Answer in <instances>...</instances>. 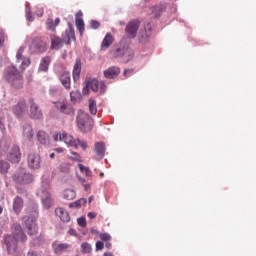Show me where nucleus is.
I'll use <instances>...</instances> for the list:
<instances>
[{"instance_id":"nucleus-29","label":"nucleus","mask_w":256,"mask_h":256,"mask_svg":"<svg viewBox=\"0 0 256 256\" xmlns=\"http://www.w3.org/2000/svg\"><path fill=\"white\" fill-rule=\"evenodd\" d=\"M69 247H71V245H69L67 243H61V244L54 246V251H55L56 255H61V254L65 253V251H67V249H69Z\"/></svg>"},{"instance_id":"nucleus-63","label":"nucleus","mask_w":256,"mask_h":256,"mask_svg":"<svg viewBox=\"0 0 256 256\" xmlns=\"http://www.w3.org/2000/svg\"><path fill=\"white\" fill-rule=\"evenodd\" d=\"M88 203H93V196H90V197H89Z\"/></svg>"},{"instance_id":"nucleus-45","label":"nucleus","mask_w":256,"mask_h":256,"mask_svg":"<svg viewBox=\"0 0 256 256\" xmlns=\"http://www.w3.org/2000/svg\"><path fill=\"white\" fill-rule=\"evenodd\" d=\"M77 223L79 227H87V220L85 219V217L78 218Z\"/></svg>"},{"instance_id":"nucleus-13","label":"nucleus","mask_w":256,"mask_h":256,"mask_svg":"<svg viewBox=\"0 0 256 256\" xmlns=\"http://www.w3.org/2000/svg\"><path fill=\"white\" fill-rule=\"evenodd\" d=\"M52 103L55 109L60 111V113H63L64 115H75V110L73 109V107L67 105V103L61 101H56Z\"/></svg>"},{"instance_id":"nucleus-27","label":"nucleus","mask_w":256,"mask_h":256,"mask_svg":"<svg viewBox=\"0 0 256 256\" xmlns=\"http://www.w3.org/2000/svg\"><path fill=\"white\" fill-rule=\"evenodd\" d=\"M37 139L40 145H44L45 147H47L50 143L49 135L43 130L38 131Z\"/></svg>"},{"instance_id":"nucleus-10","label":"nucleus","mask_w":256,"mask_h":256,"mask_svg":"<svg viewBox=\"0 0 256 256\" xmlns=\"http://www.w3.org/2000/svg\"><path fill=\"white\" fill-rule=\"evenodd\" d=\"M141 22L139 20L130 21L125 28V33L129 39H135L137 37V31H139V26Z\"/></svg>"},{"instance_id":"nucleus-62","label":"nucleus","mask_w":256,"mask_h":256,"mask_svg":"<svg viewBox=\"0 0 256 256\" xmlns=\"http://www.w3.org/2000/svg\"><path fill=\"white\" fill-rule=\"evenodd\" d=\"M104 256H114V255H113V253H111V252H105V253H104Z\"/></svg>"},{"instance_id":"nucleus-4","label":"nucleus","mask_w":256,"mask_h":256,"mask_svg":"<svg viewBox=\"0 0 256 256\" xmlns=\"http://www.w3.org/2000/svg\"><path fill=\"white\" fill-rule=\"evenodd\" d=\"M75 29L73 28V24L71 22L68 23V30L62 35V39L58 36H51V46L50 49H54L55 51H59L61 47H63V41L66 45H70L71 41H75Z\"/></svg>"},{"instance_id":"nucleus-7","label":"nucleus","mask_w":256,"mask_h":256,"mask_svg":"<svg viewBox=\"0 0 256 256\" xmlns=\"http://www.w3.org/2000/svg\"><path fill=\"white\" fill-rule=\"evenodd\" d=\"M12 179L19 185H28V183H33V174L27 172L25 168H19L13 174Z\"/></svg>"},{"instance_id":"nucleus-37","label":"nucleus","mask_w":256,"mask_h":256,"mask_svg":"<svg viewBox=\"0 0 256 256\" xmlns=\"http://www.w3.org/2000/svg\"><path fill=\"white\" fill-rule=\"evenodd\" d=\"M78 167H79L81 173H85L86 177H91L93 175L91 170L89 168L85 167L83 164H78Z\"/></svg>"},{"instance_id":"nucleus-9","label":"nucleus","mask_w":256,"mask_h":256,"mask_svg":"<svg viewBox=\"0 0 256 256\" xmlns=\"http://www.w3.org/2000/svg\"><path fill=\"white\" fill-rule=\"evenodd\" d=\"M29 117L30 119L41 120L43 119V110L39 107V104L35 103V100L32 98L29 99Z\"/></svg>"},{"instance_id":"nucleus-48","label":"nucleus","mask_w":256,"mask_h":256,"mask_svg":"<svg viewBox=\"0 0 256 256\" xmlns=\"http://www.w3.org/2000/svg\"><path fill=\"white\" fill-rule=\"evenodd\" d=\"M5 43V32H3V29H0V47Z\"/></svg>"},{"instance_id":"nucleus-58","label":"nucleus","mask_w":256,"mask_h":256,"mask_svg":"<svg viewBox=\"0 0 256 256\" xmlns=\"http://www.w3.org/2000/svg\"><path fill=\"white\" fill-rule=\"evenodd\" d=\"M60 23H61V19L56 18L55 22H54V25L57 27Z\"/></svg>"},{"instance_id":"nucleus-35","label":"nucleus","mask_w":256,"mask_h":256,"mask_svg":"<svg viewBox=\"0 0 256 256\" xmlns=\"http://www.w3.org/2000/svg\"><path fill=\"white\" fill-rule=\"evenodd\" d=\"M76 27L80 35H83L85 31V22L83 21V19H79V18L76 19Z\"/></svg>"},{"instance_id":"nucleus-38","label":"nucleus","mask_w":256,"mask_h":256,"mask_svg":"<svg viewBox=\"0 0 256 256\" xmlns=\"http://www.w3.org/2000/svg\"><path fill=\"white\" fill-rule=\"evenodd\" d=\"M152 11L155 18L159 19L161 17V11H163V6L162 5L155 6Z\"/></svg>"},{"instance_id":"nucleus-49","label":"nucleus","mask_w":256,"mask_h":256,"mask_svg":"<svg viewBox=\"0 0 256 256\" xmlns=\"http://www.w3.org/2000/svg\"><path fill=\"white\" fill-rule=\"evenodd\" d=\"M0 131H2V133H5L6 128H5V119L0 118Z\"/></svg>"},{"instance_id":"nucleus-56","label":"nucleus","mask_w":256,"mask_h":256,"mask_svg":"<svg viewBox=\"0 0 256 256\" xmlns=\"http://www.w3.org/2000/svg\"><path fill=\"white\" fill-rule=\"evenodd\" d=\"M88 217H89V219H95V217H97V214L94 212H89Z\"/></svg>"},{"instance_id":"nucleus-28","label":"nucleus","mask_w":256,"mask_h":256,"mask_svg":"<svg viewBox=\"0 0 256 256\" xmlns=\"http://www.w3.org/2000/svg\"><path fill=\"white\" fill-rule=\"evenodd\" d=\"M11 147V142L9 140L2 139L0 140V157L6 155Z\"/></svg>"},{"instance_id":"nucleus-18","label":"nucleus","mask_w":256,"mask_h":256,"mask_svg":"<svg viewBox=\"0 0 256 256\" xmlns=\"http://www.w3.org/2000/svg\"><path fill=\"white\" fill-rule=\"evenodd\" d=\"M25 205V202L23 201V198L16 196L13 199V211L15 215H20L21 211H23V207Z\"/></svg>"},{"instance_id":"nucleus-52","label":"nucleus","mask_w":256,"mask_h":256,"mask_svg":"<svg viewBox=\"0 0 256 256\" xmlns=\"http://www.w3.org/2000/svg\"><path fill=\"white\" fill-rule=\"evenodd\" d=\"M61 135H63V134H61V133L55 134V135L53 136L54 141H61Z\"/></svg>"},{"instance_id":"nucleus-32","label":"nucleus","mask_w":256,"mask_h":256,"mask_svg":"<svg viewBox=\"0 0 256 256\" xmlns=\"http://www.w3.org/2000/svg\"><path fill=\"white\" fill-rule=\"evenodd\" d=\"M81 99H82V96H81V92L79 90L70 92V100L72 103H79V101H81Z\"/></svg>"},{"instance_id":"nucleus-59","label":"nucleus","mask_w":256,"mask_h":256,"mask_svg":"<svg viewBox=\"0 0 256 256\" xmlns=\"http://www.w3.org/2000/svg\"><path fill=\"white\" fill-rule=\"evenodd\" d=\"M105 247H106V249H111V247H112L111 242H106Z\"/></svg>"},{"instance_id":"nucleus-12","label":"nucleus","mask_w":256,"mask_h":256,"mask_svg":"<svg viewBox=\"0 0 256 256\" xmlns=\"http://www.w3.org/2000/svg\"><path fill=\"white\" fill-rule=\"evenodd\" d=\"M27 163L29 169L37 170L41 169V156L37 153H29L27 157Z\"/></svg>"},{"instance_id":"nucleus-8","label":"nucleus","mask_w":256,"mask_h":256,"mask_svg":"<svg viewBox=\"0 0 256 256\" xmlns=\"http://www.w3.org/2000/svg\"><path fill=\"white\" fill-rule=\"evenodd\" d=\"M29 50L33 55H41V53H45V51H47V42L37 36L32 40Z\"/></svg>"},{"instance_id":"nucleus-64","label":"nucleus","mask_w":256,"mask_h":256,"mask_svg":"<svg viewBox=\"0 0 256 256\" xmlns=\"http://www.w3.org/2000/svg\"><path fill=\"white\" fill-rule=\"evenodd\" d=\"M49 157H50V159H53V158L55 157V153H51V154L49 155Z\"/></svg>"},{"instance_id":"nucleus-22","label":"nucleus","mask_w":256,"mask_h":256,"mask_svg":"<svg viewBox=\"0 0 256 256\" xmlns=\"http://www.w3.org/2000/svg\"><path fill=\"white\" fill-rule=\"evenodd\" d=\"M121 73V69L117 66H111L104 71V77L106 79H115Z\"/></svg>"},{"instance_id":"nucleus-40","label":"nucleus","mask_w":256,"mask_h":256,"mask_svg":"<svg viewBox=\"0 0 256 256\" xmlns=\"http://www.w3.org/2000/svg\"><path fill=\"white\" fill-rule=\"evenodd\" d=\"M46 27L48 29V31H55V22L53 21V19L48 18L46 20Z\"/></svg>"},{"instance_id":"nucleus-6","label":"nucleus","mask_w":256,"mask_h":256,"mask_svg":"<svg viewBox=\"0 0 256 256\" xmlns=\"http://www.w3.org/2000/svg\"><path fill=\"white\" fill-rule=\"evenodd\" d=\"M50 187L51 184H49V181H43L42 188L38 192V195H41L44 209H51L53 207V198H51V193H49Z\"/></svg>"},{"instance_id":"nucleus-50","label":"nucleus","mask_w":256,"mask_h":256,"mask_svg":"<svg viewBox=\"0 0 256 256\" xmlns=\"http://www.w3.org/2000/svg\"><path fill=\"white\" fill-rule=\"evenodd\" d=\"M44 13H45V10L43 9V7L37 8L36 10L37 17H43Z\"/></svg>"},{"instance_id":"nucleus-60","label":"nucleus","mask_w":256,"mask_h":256,"mask_svg":"<svg viewBox=\"0 0 256 256\" xmlns=\"http://www.w3.org/2000/svg\"><path fill=\"white\" fill-rule=\"evenodd\" d=\"M55 151L56 153H63V148H56Z\"/></svg>"},{"instance_id":"nucleus-61","label":"nucleus","mask_w":256,"mask_h":256,"mask_svg":"<svg viewBox=\"0 0 256 256\" xmlns=\"http://www.w3.org/2000/svg\"><path fill=\"white\" fill-rule=\"evenodd\" d=\"M79 181H80L83 185H84L85 182H86L85 178H83V177H80V178H79Z\"/></svg>"},{"instance_id":"nucleus-14","label":"nucleus","mask_w":256,"mask_h":256,"mask_svg":"<svg viewBox=\"0 0 256 256\" xmlns=\"http://www.w3.org/2000/svg\"><path fill=\"white\" fill-rule=\"evenodd\" d=\"M7 160L10 163H19L21 161V149L18 145H13L9 154L7 155Z\"/></svg>"},{"instance_id":"nucleus-39","label":"nucleus","mask_w":256,"mask_h":256,"mask_svg":"<svg viewBox=\"0 0 256 256\" xmlns=\"http://www.w3.org/2000/svg\"><path fill=\"white\" fill-rule=\"evenodd\" d=\"M81 249H82V253H91L92 251L91 244L87 242H83L81 244Z\"/></svg>"},{"instance_id":"nucleus-19","label":"nucleus","mask_w":256,"mask_h":256,"mask_svg":"<svg viewBox=\"0 0 256 256\" xmlns=\"http://www.w3.org/2000/svg\"><path fill=\"white\" fill-rule=\"evenodd\" d=\"M60 83H62L63 87H65L67 90L71 89V73L68 71H63L60 74Z\"/></svg>"},{"instance_id":"nucleus-53","label":"nucleus","mask_w":256,"mask_h":256,"mask_svg":"<svg viewBox=\"0 0 256 256\" xmlns=\"http://www.w3.org/2000/svg\"><path fill=\"white\" fill-rule=\"evenodd\" d=\"M72 155H74L75 157L73 158L74 161H80L81 159V156H79V153L77 152H72Z\"/></svg>"},{"instance_id":"nucleus-20","label":"nucleus","mask_w":256,"mask_h":256,"mask_svg":"<svg viewBox=\"0 0 256 256\" xmlns=\"http://www.w3.org/2000/svg\"><path fill=\"white\" fill-rule=\"evenodd\" d=\"M151 31H152V25H151V22H149L144 26V30L140 31V41H141V43H146V41H149Z\"/></svg>"},{"instance_id":"nucleus-23","label":"nucleus","mask_w":256,"mask_h":256,"mask_svg":"<svg viewBox=\"0 0 256 256\" xmlns=\"http://www.w3.org/2000/svg\"><path fill=\"white\" fill-rule=\"evenodd\" d=\"M49 65H51V57L50 56L43 57L38 67L39 73H47V71H49Z\"/></svg>"},{"instance_id":"nucleus-57","label":"nucleus","mask_w":256,"mask_h":256,"mask_svg":"<svg viewBox=\"0 0 256 256\" xmlns=\"http://www.w3.org/2000/svg\"><path fill=\"white\" fill-rule=\"evenodd\" d=\"M131 73H133V70H125L124 77H129V75H131Z\"/></svg>"},{"instance_id":"nucleus-42","label":"nucleus","mask_w":256,"mask_h":256,"mask_svg":"<svg viewBox=\"0 0 256 256\" xmlns=\"http://www.w3.org/2000/svg\"><path fill=\"white\" fill-rule=\"evenodd\" d=\"M26 19L27 21H30V23H33V21H35V17H33V14L31 13L30 8L26 9Z\"/></svg>"},{"instance_id":"nucleus-34","label":"nucleus","mask_w":256,"mask_h":256,"mask_svg":"<svg viewBox=\"0 0 256 256\" xmlns=\"http://www.w3.org/2000/svg\"><path fill=\"white\" fill-rule=\"evenodd\" d=\"M77 197V194L74 192V190L67 189L64 191V199H67V201H73Z\"/></svg>"},{"instance_id":"nucleus-31","label":"nucleus","mask_w":256,"mask_h":256,"mask_svg":"<svg viewBox=\"0 0 256 256\" xmlns=\"http://www.w3.org/2000/svg\"><path fill=\"white\" fill-rule=\"evenodd\" d=\"M87 204V199L85 198H80L79 200L72 202L69 204L70 209H79L83 207V205Z\"/></svg>"},{"instance_id":"nucleus-25","label":"nucleus","mask_w":256,"mask_h":256,"mask_svg":"<svg viewBox=\"0 0 256 256\" xmlns=\"http://www.w3.org/2000/svg\"><path fill=\"white\" fill-rule=\"evenodd\" d=\"M60 141H63L66 145H70V147H75V149H77V141L73 136L67 133H62V135H60Z\"/></svg>"},{"instance_id":"nucleus-3","label":"nucleus","mask_w":256,"mask_h":256,"mask_svg":"<svg viewBox=\"0 0 256 256\" xmlns=\"http://www.w3.org/2000/svg\"><path fill=\"white\" fill-rule=\"evenodd\" d=\"M109 55L112 59L120 58L124 63H129L135 57V52L129 46V41L122 39L118 45L110 50Z\"/></svg>"},{"instance_id":"nucleus-51","label":"nucleus","mask_w":256,"mask_h":256,"mask_svg":"<svg viewBox=\"0 0 256 256\" xmlns=\"http://www.w3.org/2000/svg\"><path fill=\"white\" fill-rule=\"evenodd\" d=\"M68 233L69 235H72V237H77V230L73 228H71Z\"/></svg>"},{"instance_id":"nucleus-1","label":"nucleus","mask_w":256,"mask_h":256,"mask_svg":"<svg viewBox=\"0 0 256 256\" xmlns=\"http://www.w3.org/2000/svg\"><path fill=\"white\" fill-rule=\"evenodd\" d=\"M25 46H21L16 53V66H8L4 69L3 77L14 89H21L23 87V73L29 65H31V58L24 56Z\"/></svg>"},{"instance_id":"nucleus-11","label":"nucleus","mask_w":256,"mask_h":256,"mask_svg":"<svg viewBox=\"0 0 256 256\" xmlns=\"http://www.w3.org/2000/svg\"><path fill=\"white\" fill-rule=\"evenodd\" d=\"M35 221V216L26 215L22 218L24 227L28 229V235H33L37 231V224Z\"/></svg>"},{"instance_id":"nucleus-46","label":"nucleus","mask_w":256,"mask_h":256,"mask_svg":"<svg viewBox=\"0 0 256 256\" xmlns=\"http://www.w3.org/2000/svg\"><path fill=\"white\" fill-rule=\"evenodd\" d=\"M90 25L92 29H99L101 27V23L97 20H91Z\"/></svg>"},{"instance_id":"nucleus-43","label":"nucleus","mask_w":256,"mask_h":256,"mask_svg":"<svg viewBox=\"0 0 256 256\" xmlns=\"http://www.w3.org/2000/svg\"><path fill=\"white\" fill-rule=\"evenodd\" d=\"M99 237L101 241H111V234L109 233H101Z\"/></svg>"},{"instance_id":"nucleus-41","label":"nucleus","mask_w":256,"mask_h":256,"mask_svg":"<svg viewBox=\"0 0 256 256\" xmlns=\"http://www.w3.org/2000/svg\"><path fill=\"white\" fill-rule=\"evenodd\" d=\"M50 97H59V88L56 86H52L49 89Z\"/></svg>"},{"instance_id":"nucleus-36","label":"nucleus","mask_w":256,"mask_h":256,"mask_svg":"<svg viewBox=\"0 0 256 256\" xmlns=\"http://www.w3.org/2000/svg\"><path fill=\"white\" fill-rule=\"evenodd\" d=\"M89 111L91 115H97V102L93 99L89 100Z\"/></svg>"},{"instance_id":"nucleus-44","label":"nucleus","mask_w":256,"mask_h":256,"mask_svg":"<svg viewBox=\"0 0 256 256\" xmlns=\"http://www.w3.org/2000/svg\"><path fill=\"white\" fill-rule=\"evenodd\" d=\"M76 144H77V147L80 146L84 151H85V149H87V142H85L81 139H77Z\"/></svg>"},{"instance_id":"nucleus-24","label":"nucleus","mask_w":256,"mask_h":256,"mask_svg":"<svg viewBox=\"0 0 256 256\" xmlns=\"http://www.w3.org/2000/svg\"><path fill=\"white\" fill-rule=\"evenodd\" d=\"M55 214L63 223H69L71 221V216H69V212H67L63 208H56Z\"/></svg>"},{"instance_id":"nucleus-30","label":"nucleus","mask_w":256,"mask_h":256,"mask_svg":"<svg viewBox=\"0 0 256 256\" xmlns=\"http://www.w3.org/2000/svg\"><path fill=\"white\" fill-rule=\"evenodd\" d=\"M9 169H11V165L6 160H0V174L7 175L9 173Z\"/></svg>"},{"instance_id":"nucleus-26","label":"nucleus","mask_w":256,"mask_h":256,"mask_svg":"<svg viewBox=\"0 0 256 256\" xmlns=\"http://www.w3.org/2000/svg\"><path fill=\"white\" fill-rule=\"evenodd\" d=\"M105 143L104 142H96L94 144V152L99 157V159H103L105 157Z\"/></svg>"},{"instance_id":"nucleus-17","label":"nucleus","mask_w":256,"mask_h":256,"mask_svg":"<svg viewBox=\"0 0 256 256\" xmlns=\"http://www.w3.org/2000/svg\"><path fill=\"white\" fill-rule=\"evenodd\" d=\"M72 77L74 83H77L81 77V58H76L73 66Z\"/></svg>"},{"instance_id":"nucleus-54","label":"nucleus","mask_w":256,"mask_h":256,"mask_svg":"<svg viewBox=\"0 0 256 256\" xmlns=\"http://www.w3.org/2000/svg\"><path fill=\"white\" fill-rule=\"evenodd\" d=\"M27 256H41V254L37 253L36 251H29Z\"/></svg>"},{"instance_id":"nucleus-2","label":"nucleus","mask_w":256,"mask_h":256,"mask_svg":"<svg viewBox=\"0 0 256 256\" xmlns=\"http://www.w3.org/2000/svg\"><path fill=\"white\" fill-rule=\"evenodd\" d=\"M19 241H27V235L23 232V228L19 224L12 226V235H7L4 238L9 255L21 256V249L19 248Z\"/></svg>"},{"instance_id":"nucleus-55","label":"nucleus","mask_w":256,"mask_h":256,"mask_svg":"<svg viewBox=\"0 0 256 256\" xmlns=\"http://www.w3.org/2000/svg\"><path fill=\"white\" fill-rule=\"evenodd\" d=\"M84 190L89 191L91 189V183H85L83 184Z\"/></svg>"},{"instance_id":"nucleus-5","label":"nucleus","mask_w":256,"mask_h":256,"mask_svg":"<svg viewBox=\"0 0 256 256\" xmlns=\"http://www.w3.org/2000/svg\"><path fill=\"white\" fill-rule=\"evenodd\" d=\"M76 123H77L78 129H80L82 133H89V131L93 129V118H91V116H89L84 111L80 110L78 112Z\"/></svg>"},{"instance_id":"nucleus-33","label":"nucleus","mask_w":256,"mask_h":256,"mask_svg":"<svg viewBox=\"0 0 256 256\" xmlns=\"http://www.w3.org/2000/svg\"><path fill=\"white\" fill-rule=\"evenodd\" d=\"M86 87L93 90L94 93H97L99 91V80L93 79L91 81H88L87 84H86Z\"/></svg>"},{"instance_id":"nucleus-21","label":"nucleus","mask_w":256,"mask_h":256,"mask_svg":"<svg viewBox=\"0 0 256 256\" xmlns=\"http://www.w3.org/2000/svg\"><path fill=\"white\" fill-rule=\"evenodd\" d=\"M115 41V38L113 37V34L107 33L101 43V51H107L111 45H113Z\"/></svg>"},{"instance_id":"nucleus-15","label":"nucleus","mask_w":256,"mask_h":256,"mask_svg":"<svg viewBox=\"0 0 256 256\" xmlns=\"http://www.w3.org/2000/svg\"><path fill=\"white\" fill-rule=\"evenodd\" d=\"M12 111L18 119L23 117L27 111V102L25 100H20L16 105L13 106Z\"/></svg>"},{"instance_id":"nucleus-47","label":"nucleus","mask_w":256,"mask_h":256,"mask_svg":"<svg viewBox=\"0 0 256 256\" xmlns=\"http://www.w3.org/2000/svg\"><path fill=\"white\" fill-rule=\"evenodd\" d=\"M103 247H105V243H103V241L96 242V251H103Z\"/></svg>"},{"instance_id":"nucleus-16","label":"nucleus","mask_w":256,"mask_h":256,"mask_svg":"<svg viewBox=\"0 0 256 256\" xmlns=\"http://www.w3.org/2000/svg\"><path fill=\"white\" fill-rule=\"evenodd\" d=\"M35 132L33 131V126L30 123H24L22 125V137L24 141H33Z\"/></svg>"}]
</instances>
